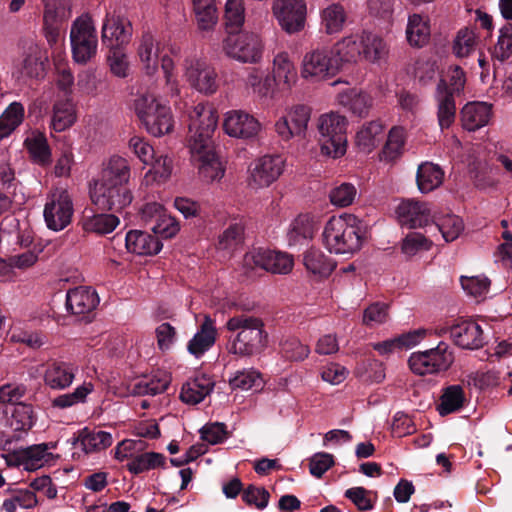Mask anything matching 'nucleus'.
<instances>
[{"instance_id":"8","label":"nucleus","mask_w":512,"mask_h":512,"mask_svg":"<svg viewBox=\"0 0 512 512\" xmlns=\"http://www.w3.org/2000/svg\"><path fill=\"white\" fill-rule=\"evenodd\" d=\"M223 51L226 56L240 63L257 64L262 61L264 43L257 33H235L224 39Z\"/></svg>"},{"instance_id":"22","label":"nucleus","mask_w":512,"mask_h":512,"mask_svg":"<svg viewBox=\"0 0 512 512\" xmlns=\"http://www.w3.org/2000/svg\"><path fill=\"white\" fill-rule=\"evenodd\" d=\"M399 223L407 228H418L430 221V211L426 203L411 199L403 200L396 209Z\"/></svg>"},{"instance_id":"35","label":"nucleus","mask_w":512,"mask_h":512,"mask_svg":"<svg viewBox=\"0 0 512 512\" xmlns=\"http://www.w3.org/2000/svg\"><path fill=\"white\" fill-rule=\"evenodd\" d=\"M455 94L449 92L445 80H440L436 89V102L438 110V121L442 129L448 128L455 119L456 104Z\"/></svg>"},{"instance_id":"47","label":"nucleus","mask_w":512,"mask_h":512,"mask_svg":"<svg viewBox=\"0 0 512 512\" xmlns=\"http://www.w3.org/2000/svg\"><path fill=\"white\" fill-rule=\"evenodd\" d=\"M347 14L340 4H330L321 13V22L327 34L339 33L346 23Z\"/></svg>"},{"instance_id":"1","label":"nucleus","mask_w":512,"mask_h":512,"mask_svg":"<svg viewBox=\"0 0 512 512\" xmlns=\"http://www.w3.org/2000/svg\"><path fill=\"white\" fill-rule=\"evenodd\" d=\"M131 167L124 157L111 156L102 165L101 171L90 184V198L102 210L120 211L133 200L128 188Z\"/></svg>"},{"instance_id":"48","label":"nucleus","mask_w":512,"mask_h":512,"mask_svg":"<svg viewBox=\"0 0 512 512\" xmlns=\"http://www.w3.org/2000/svg\"><path fill=\"white\" fill-rule=\"evenodd\" d=\"M119 222V218L113 214H95L84 217L82 225L86 232L105 235L113 232Z\"/></svg>"},{"instance_id":"14","label":"nucleus","mask_w":512,"mask_h":512,"mask_svg":"<svg viewBox=\"0 0 512 512\" xmlns=\"http://www.w3.org/2000/svg\"><path fill=\"white\" fill-rule=\"evenodd\" d=\"M184 78L192 88L206 95L214 94L218 89L215 69L200 58L190 57L185 60Z\"/></svg>"},{"instance_id":"27","label":"nucleus","mask_w":512,"mask_h":512,"mask_svg":"<svg viewBox=\"0 0 512 512\" xmlns=\"http://www.w3.org/2000/svg\"><path fill=\"white\" fill-rule=\"evenodd\" d=\"M136 51L145 73L154 75L158 70L160 43L150 32H145L137 41Z\"/></svg>"},{"instance_id":"32","label":"nucleus","mask_w":512,"mask_h":512,"mask_svg":"<svg viewBox=\"0 0 512 512\" xmlns=\"http://www.w3.org/2000/svg\"><path fill=\"white\" fill-rule=\"evenodd\" d=\"M245 87L261 101L273 99L277 89V85L270 74H264L258 68L249 70L245 79Z\"/></svg>"},{"instance_id":"9","label":"nucleus","mask_w":512,"mask_h":512,"mask_svg":"<svg viewBox=\"0 0 512 512\" xmlns=\"http://www.w3.org/2000/svg\"><path fill=\"white\" fill-rule=\"evenodd\" d=\"M189 148L214 146L212 136L217 128L218 113L208 103H199L189 112Z\"/></svg>"},{"instance_id":"28","label":"nucleus","mask_w":512,"mask_h":512,"mask_svg":"<svg viewBox=\"0 0 512 512\" xmlns=\"http://www.w3.org/2000/svg\"><path fill=\"white\" fill-rule=\"evenodd\" d=\"M98 303V295L96 291L90 287H76L70 289L66 295L67 309L75 315H84L93 311Z\"/></svg>"},{"instance_id":"41","label":"nucleus","mask_w":512,"mask_h":512,"mask_svg":"<svg viewBox=\"0 0 512 512\" xmlns=\"http://www.w3.org/2000/svg\"><path fill=\"white\" fill-rule=\"evenodd\" d=\"M430 25L427 17L419 14L409 16L406 27L407 41L411 46L423 47L430 38Z\"/></svg>"},{"instance_id":"21","label":"nucleus","mask_w":512,"mask_h":512,"mask_svg":"<svg viewBox=\"0 0 512 512\" xmlns=\"http://www.w3.org/2000/svg\"><path fill=\"white\" fill-rule=\"evenodd\" d=\"M47 59L48 57L38 47H31L16 66L13 76L19 82H25L27 79L41 78L45 73Z\"/></svg>"},{"instance_id":"6","label":"nucleus","mask_w":512,"mask_h":512,"mask_svg":"<svg viewBox=\"0 0 512 512\" xmlns=\"http://www.w3.org/2000/svg\"><path fill=\"white\" fill-rule=\"evenodd\" d=\"M74 215V202L68 188L53 187L46 195L43 217L46 226L53 231L65 229Z\"/></svg>"},{"instance_id":"37","label":"nucleus","mask_w":512,"mask_h":512,"mask_svg":"<svg viewBox=\"0 0 512 512\" xmlns=\"http://www.w3.org/2000/svg\"><path fill=\"white\" fill-rule=\"evenodd\" d=\"M444 171L430 161L419 164L416 172V183L421 193H429L439 188L444 181Z\"/></svg>"},{"instance_id":"2","label":"nucleus","mask_w":512,"mask_h":512,"mask_svg":"<svg viewBox=\"0 0 512 512\" xmlns=\"http://www.w3.org/2000/svg\"><path fill=\"white\" fill-rule=\"evenodd\" d=\"M226 329L234 332L229 340L227 350L240 357H249L261 353L267 347L268 334L259 317L240 314L226 322Z\"/></svg>"},{"instance_id":"62","label":"nucleus","mask_w":512,"mask_h":512,"mask_svg":"<svg viewBox=\"0 0 512 512\" xmlns=\"http://www.w3.org/2000/svg\"><path fill=\"white\" fill-rule=\"evenodd\" d=\"M283 356L291 361H302L310 354V348L300 342L299 339L290 337L281 343Z\"/></svg>"},{"instance_id":"36","label":"nucleus","mask_w":512,"mask_h":512,"mask_svg":"<svg viewBox=\"0 0 512 512\" xmlns=\"http://www.w3.org/2000/svg\"><path fill=\"white\" fill-rule=\"evenodd\" d=\"M126 249L137 255L157 254L162 244L159 239L147 232L131 230L125 237Z\"/></svg>"},{"instance_id":"16","label":"nucleus","mask_w":512,"mask_h":512,"mask_svg":"<svg viewBox=\"0 0 512 512\" xmlns=\"http://www.w3.org/2000/svg\"><path fill=\"white\" fill-rule=\"evenodd\" d=\"M311 117V109L306 105H295L287 109L275 122L274 128L283 141L304 136Z\"/></svg>"},{"instance_id":"33","label":"nucleus","mask_w":512,"mask_h":512,"mask_svg":"<svg viewBox=\"0 0 512 512\" xmlns=\"http://www.w3.org/2000/svg\"><path fill=\"white\" fill-rule=\"evenodd\" d=\"M337 101L359 117L367 116L373 107L372 96L366 91L356 88H349L340 92L337 96Z\"/></svg>"},{"instance_id":"45","label":"nucleus","mask_w":512,"mask_h":512,"mask_svg":"<svg viewBox=\"0 0 512 512\" xmlns=\"http://www.w3.org/2000/svg\"><path fill=\"white\" fill-rule=\"evenodd\" d=\"M48 445L30 446L17 452V459L26 470L34 471L43 466L48 460Z\"/></svg>"},{"instance_id":"31","label":"nucleus","mask_w":512,"mask_h":512,"mask_svg":"<svg viewBox=\"0 0 512 512\" xmlns=\"http://www.w3.org/2000/svg\"><path fill=\"white\" fill-rule=\"evenodd\" d=\"M359 33L343 37L330 50L336 64H358L362 61Z\"/></svg>"},{"instance_id":"54","label":"nucleus","mask_w":512,"mask_h":512,"mask_svg":"<svg viewBox=\"0 0 512 512\" xmlns=\"http://www.w3.org/2000/svg\"><path fill=\"white\" fill-rule=\"evenodd\" d=\"M429 355L430 362L435 363L434 367L438 372L447 370L454 361L453 352L445 342H440L435 348L424 351Z\"/></svg>"},{"instance_id":"23","label":"nucleus","mask_w":512,"mask_h":512,"mask_svg":"<svg viewBox=\"0 0 512 512\" xmlns=\"http://www.w3.org/2000/svg\"><path fill=\"white\" fill-rule=\"evenodd\" d=\"M277 86L291 90L297 83L298 74L295 64L286 51L276 53L272 60L271 74Z\"/></svg>"},{"instance_id":"56","label":"nucleus","mask_w":512,"mask_h":512,"mask_svg":"<svg viewBox=\"0 0 512 512\" xmlns=\"http://www.w3.org/2000/svg\"><path fill=\"white\" fill-rule=\"evenodd\" d=\"M460 281L463 290L476 299H483L489 291L490 280L485 276H462Z\"/></svg>"},{"instance_id":"5","label":"nucleus","mask_w":512,"mask_h":512,"mask_svg":"<svg viewBox=\"0 0 512 512\" xmlns=\"http://www.w3.org/2000/svg\"><path fill=\"white\" fill-rule=\"evenodd\" d=\"M347 125L346 117L336 112L325 113L318 118L322 154L336 159L346 153Z\"/></svg>"},{"instance_id":"17","label":"nucleus","mask_w":512,"mask_h":512,"mask_svg":"<svg viewBox=\"0 0 512 512\" xmlns=\"http://www.w3.org/2000/svg\"><path fill=\"white\" fill-rule=\"evenodd\" d=\"M191 159L198 175L205 183L219 182L225 175V166L216 155L214 146H194L189 148Z\"/></svg>"},{"instance_id":"3","label":"nucleus","mask_w":512,"mask_h":512,"mask_svg":"<svg viewBox=\"0 0 512 512\" xmlns=\"http://www.w3.org/2000/svg\"><path fill=\"white\" fill-rule=\"evenodd\" d=\"M322 240L330 253L353 255L362 246V221L349 213L332 216L323 228Z\"/></svg>"},{"instance_id":"19","label":"nucleus","mask_w":512,"mask_h":512,"mask_svg":"<svg viewBox=\"0 0 512 512\" xmlns=\"http://www.w3.org/2000/svg\"><path fill=\"white\" fill-rule=\"evenodd\" d=\"M130 21L117 14L107 15L102 26V42L108 49L124 48L132 38Z\"/></svg>"},{"instance_id":"46","label":"nucleus","mask_w":512,"mask_h":512,"mask_svg":"<svg viewBox=\"0 0 512 512\" xmlns=\"http://www.w3.org/2000/svg\"><path fill=\"white\" fill-rule=\"evenodd\" d=\"M43 21L65 23L72 15V0H42Z\"/></svg>"},{"instance_id":"51","label":"nucleus","mask_w":512,"mask_h":512,"mask_svg":"<svg viewBox=\"0 0 512 512\" xmlns=\"http://www.w3.org/2000/svg\"><path fill=\"white\" fill-rule=\"evenodd\" d=\"M405 144V132L403 128L394 127L390 130L386 144L381 152V159L394 161L403 152Z\"/></svg>"},{"instance_id":"44","label":"nucleus","mask_w":512,"mask_h":512,"mask_svg":"<svg viewBox=\"0 0 512 512\" xmlns=\"http://www.w3.org/2000/svg\"><path fill=\"white\" fill-rule=\"evenodd\" d=\"M383 138V126L377 121H371L362 126L356 134V144L358 148L370 153L374 150Z\"/></svg>"},{"instance_id":"38","label":"nucleus","mask_w":512,"mask_h":512,"mask_svg":"<svg viewBox=\"0 0 512 512\" xmlns=\"http://www.w3.org/2000/svg\"><path fill=\"white\" fill-rule=\"evenodd\" d=\"M318 228L316 218L310 214L298 215L290 224L287 238L290 245H297L311 240Z\"/></svg>"},{"instance_id":"63","label":"nucleus","mask_w":512,"mask_h":512,"mask_svg":"<svg viewBox=\"0 0 512 512\" xmlns=\"http://www.w3.org/2000/svg\"><path fill=\"white\" fill-rule=\"evenodd\" d=\"M107 61L113 75L125 78L129 74V61L124 48L109 49Z\"/></svg>"},{"instance_id":"25","label":"nucleus","mask_w":512,"mask_h":512,"mask_svg":"<svg viewBox=\"0 0 512 512\" xmlns=\"http://www.w3.org/2000/svg\"><path fill=\"white\" fill-rule=\"evenodd\" d=\"M77 119V106L71 97L66 96L53 103L49 126L55 132H64L70 129Z\"/></svg>"},{"instance_id":"7","label":"nucleus","mask_w":512,"mask_h":512,"mask_svg":"<svg viewBox=\"0 0 512 512\" xmlns=\"http://www.w3.org/2000/svg\"><path fill=\"white\" fill-rule=\"evenodd\" d=\"M70 43L76 63L85 64L96 55L98 38L93 20L88 14H83L73 21Z\"/></svg>"},{"instance_id":"42","label":"nucleus","mask_w":512,"mask_h":512,"mask_svg":"<svg viewBox=\"0 0 512 512\" xmlns=\"http://www.w3.org/2000/svg\"><path fill=\"white\" fill-rule=\"evenodd\" d=\"M151 168L145 173L142 184L149 186L167 182L173 172V160L168 155H159L153 158Z\"/></svg>"},{"instance_id":"10","label":"nucleus","mask_w":512,"mask_h":512,"mask_svg":"<svg viewBox=\"0 0 512 512\" xmlns=\"http://www.w3.org/2000/svg\"><path fill=\"white\" fill-rule=\"evenodd\" d=\"M286 160L278 154H266L254 159L247 168L249 189L259 191L270 187L283 174Z\"/></svg>"},{"instance_id":"12","label":"nucleus","mask_w":512,"mask_h":512,"mask_svg":"<svg viewBox=\"0 0 512 512\" xmlns=\"http://www.w3.org/2000/svg\"><path fill=\"white\" fill-rule=\"evenodd\" d=\"M338 70V65L327 48H316L306 52L300 64L302 79L312 83L327 80Z\"/></svg>"},{"instance_id":"20","label":"nucleus","mask_w":512,"mask_h":512,"mask_svg":"<svg viewBox=\"0 0 512 512\" xmlns=\"http://www.w3.org/2000/svg\"><path fill=\"white\" fill-rule=\"evenodd\" d=\"M450 337L463 349H478L483 345V330L472 320H458L451 325Z\"/></svg>"},{"instance_id":"57","label":"nucleus","mask_w":512,"mask_h":512,"mask_svg":"<svg viewBox=\"0 0 512 512\" xmlns=\"http://www.w3.org/2000/svg\"><path fill=\"white\" fill-rule=\"evenodd\" d=\"M161 68L165 77V91L170 97L179 96L180 86L174 73L175 64L169 54L161 56Z\"/></svg>"},{"instance_id":"61","label":"nucleus","mask_w":512,"mask_h":512,"mask_svg":"<svg viewBox=\"0 0 512 512\" xmlns=\"http://www.w3.org/2000/svg\"><path fill=\"white\" fill-rule=\"evenodd\" d=\"M512 55V25L507 24L500 29L497 44L493 50V57L503 62Z\"/></svg>"},{"instance_id":"59","label":"nucleus","mask_w":512,"mask_h":512,"mask_svg":"<svg viewBox=\"0 0 512 512\" xmlns=\"http://www.w3.org/2000/svg\"><path fill=\"white\" fill-rule=\"evenodd\" d=\"M431 245L432 242L422 234L412 232L403 239L401 249L406 256L412 257L420 252L429 250Z\"/></svg>"},{"instance_id":"11","label":"nucleus","mask_w":512,"mask_h":512,"mask_svg":"<svg viewBox=\"0 0 512 512\" xmlns=\"http://www.w3.org/2000/svg\"><path fill=\"white\" fill-rule=\"evenodd\" d=\"M78 367L68 361L51 359L43 364L32 366L28 373L33 379L42 376L46 387L55 391L68 389L74 382Z\"/></svg>"},{"instance_id":"60","label":"nucleus","mask_w":512,"mask_h":512,"mask_svg":"<svg viewBox=\"0 0 512 512\" xmlns=\"http://www.w3.org/2000/svg\"><path fill=\"white\" fill-rule=\"evenodd\" d=\"M262 382L260 373L253 369L239 371L230 379L231 387L241 390L258 388L262 385Z\"/></svg>"},{"instance_id":"53","label":"nucleus","mask_w":512,"mask_h":512,"mask_svg":"<svg viewBox=\"0 0 512 512\" xmlns=\"http://www.w3.org/2000/svg\"><path fill=\"white\" fill-rule=\"evenodd\" d=\"M164 456L160 453H142L127 463L128 470L133 474H139L146 470L155 469L164 464Z\"/></svg>"},{"instance_id":"40","label":"nucleus","mask_w":512,"mask_h":512,"mask_svg":"<svg viewBox=\"0 0 512 512\" xmlns=\"http://www.w3.org/2000/svg\"><path fill=\"white\" fill-rule=\"evenodd\" d=\"M303 264L307 271L319 277L329 276L335 268V262L316 248H310L304 253Z\"/></svg>"},{"instance_id":"29","label":"nucleus","mask_w":512,"mask_h":512,"mask_svg":"<svg viewBox=\"0 0 512 512\" xmlns=\"http://www.w3.org/2000/svg\"><path fill=\"white\" fill-rule=\"evenodd\" d=\"M214 388V381L206 374H199L185 382L180 391L182 402L195 405L208 396Z\"/></svg>"},{"instance_id":"55","label":"nucleus","mask_w":512,"mask_h":512,"mask_svg":"<svg viewBox=\"0 0 512 512\" xmlns=\"http://www.w3.org/2000/svg\"><path fill=\"white\" fill-rule=\"evenodd\" d=\"M437 227L442 233L446 242L454 241L459 237L464 229V224L461 218L456 215H445L437 218Z\"/></svg>"},{"instance_id":"43","label":"nucleus","mask_w":512,"mask_h":512,"mask_svg":"<svg viewBox=\"0 0 512 512\" xmlns=\"http://www.w3.org/2000/svg\"><path fill=\"white\" fill-rule=\"evenodd\" d=\"M24 119V105L18 101L10 103L0 115V140L9 137Z\"/></svg>"},{"instance_id":"4","label":"nucleus","mask_w":512,"mask_h":512,"mask_svg":"<svg viewBox=\"0 0 512 512\" xmlns=\"http://www.w3.org/2000/svg\"><path fill=\"white\" fill-rule=\"evenodd\" d=\"M134 111L146 131L154 137L164 136L173 130L174 120L170 107L152 92L147 91L137 96Z\"/></svg>"},{"instance_id":"39","label":"nucleus","mask_w":512,"mask_h":512,"mask_svg":"<svg viewBox=\"0 0 512 512\" xmlns=\"http://www.w3.org/2000/svg\"><path fill=\"white\" fill-rule=\"evenodd\" d=\"M171 375L166 371H157L149 377L137 380L131 387L133 395H157L168 388Z\"/></svg>"},{"instance_id":"24","label":"nucleus","mask_w":512,"mask_h":512,"mask_svg":"<svg viewBox=\"0 0 512 512\" xmlns=\"http://www.w3.org/2000/svg\"><path fill=\"white\" fill-rule=\"evenodd\" d=\"M217 334L215 320L205 314L197 332L187 344L188 352L196 358H200L213 347Z\"/></svg>"},{"instance_id":"49","label":"nucleus","mask_w":512,"mask_h":512,"mask_svg":"<svg viewBox=\"0 0 512 512\" xmlns=\"http://www.w3.org/2000/svg\"><path fill=\"white\" fill-rule=\"evenodd\" d=\"M94 384L90 381H84L78 385L72 392L59 395L52 401L53 407L65 409L79 403L86 402L88 395L94 391Z\"/></svg>"},{"instance_id":"64","label":"nucleus","mask_w":512,"mask_h":512,"mask_svg":"<svg viewBox=\"0 0 512 512\" xmlns=\"http://www.w3.org/2000/svg\"><path fill=\"white\" fill-rule=\"evenodd\" d=\"M224 17L228 27L240 28L245 21L244 0H227Z\"/></svg>"},{"instance_id":"34","label":"nucleus","mask_w":512,"mask_h":512,"mask_svg":"<svg viewBox=\"0 0 512 512\" xmlns=\"http://www.w3.org/2000/svg\"><path fill=\"white\" fill-rule=\"evenodd\" d=\"M113 443V437L103 430H90L84 428L76 438L75 446L85 454L97 453L107 449Z\"/></svg>"},{"instance_id":"26","label":"nucleus","mask_w":512,"mask_h":512,"mask_svg":"<svg viewBox=\"0 0 512 512\" xmlns=\"http://www.w3.org/2000/svg\"><path fill=\"white\" fill-rule=\"evenodd\" d=\"M362 61L381 65L389 56V49L385 40L377 34L362 31L359 33Z\"/></svg>"},{"instance_id":"13","label":"nucleus","mask_w":512,"mask_h":512,"mask_svg":"<svg viewBox=\"0 0 512 512\" xmlns=\"http://www.w3.org/2000/svg\"><path fill=\"white\" fill-rule=\"evenodd\" d=\"M243 265L247 270L261 269L275 274H287L294 265L287 253L267 249H253L245 254Z\"/></svg>"},{"instance_id":"18","label":"nucleus","mask_w":512,"mask_h":512,"mask_svg":"<svg viewBox=\"0 0 512 512\" xmlns=\"http://www.w3.org/2000/svg\"><path fill=\"white\" fill-rule=\"evenodd\" d=\"M223 129L230 137L248 140L260 133L262 125L246 111L230 110L224 114Z\"/></svg>"},{"instance_id":"50","label":"nucleus","mask_w":512,"mask_h":512,"mask_svg":"<svg viewBox=\"0 0 512 512\" xmlns=\"http://www.w3.org/2000/svg\"><path fill=\"white\" fill-rule=\"evenodd\" d=\"M478 40L474 29L464 27L460 29L453 42V53L458 58L468 57L476 49Z\"/></svg>"},{"instance_id":"58","label":"nucleus","mask_w":512,"mask_h":512,"mask_svg":"<svg viewBox=\"0 0 512 512\" xmlns=\"http://www.w3.org/2000/svg\"><path fill=\"white\" fill-rule=\"evenodd\" d=\"M243 227L235 223L227 227L219 236L218 249L223 251H233L242 242Z\"/></svg>"},{"instance_id":"52","label":"nucleus","mask_w":512,"mask_h":512,"mask_svg":"<svg viewBox=\"0 0 512 512\" xmlns=\"http://www.w3.org/2000/svg\"><path fill=\"white\" fill-rule=\"evenodd\" d=\"M463 388L460 385H452L445 389L438 407L440 415H447L459 410L464 403Z\"/></svg>"},{"instance_id":"15","label":"nucleus","mask_w":512,"mask_h":512,"mask_svg":"<svg viewBox=\"0 0 512 512\" xmlns=\"http://www.w3.org/2000/svg\"><path fill=\"white\" fill-rule=\"evenodd\" d=\"M272 11L280 27L288 34L304 29L307 14L304 0H273Z\"/></svg>"},{"instance_id":"30","label":"nucleus","mask_w":512,"mask_h":512,"mask_svg":"<svg viewBox=\"0 0 512 512\" xmlns=\"http://www.w3.org/2000/svg\"><path fill=\"white\" fill-rule=\"evenodd\" d=\"M492 116V105L486 102H469L461 110L464 129L476 131L486 126Z\"/></svg>"}]
</instances>
